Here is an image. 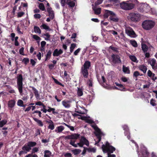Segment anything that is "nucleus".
<instances>
[{
  "label": "nucleus",
  "instance_id": "14",
  "mask_svg": "<svg viewBox=\"0 0 157 157\" xmlns=\"http://www.w3.org/2000/svg\"><path fill=\"white\" fill-rule=\"evenodd\" d=\"M47 12L48 13V16L50 17L51 19H53L54 17V12L52 10L51 7H48L47 9Z\"/></svg>",
  "mask_w": 157,
  "mask_h": 157
},
{
  "label": "nucleus",
  "instance_id": "7",
  "mask_svg": "<svg viewBox=\"0 0 157 157\" xmlns=\"http://www.w3.org/2000/svg\"><path fill=\"white\" fill-rule=\"evenodd\" d=\"M155 23L151 20H145L142 23V27L146 30L152 29L155 25Z\"/></svg>",
  "mask_w": 157,
  "mask_h": 157
},
{
  "label": "nucleus",
  "instance_id": "30",
  "mask_svg": "<svg viewBox=\"0 0 157 157\" xmlns=\"http://www.w3.org/2000/svg\"><path fill=\"white\" fill-rule=\"evenodd\" d=\"M81 151V150L79 149H75L72 151L73 153L75 155L79 154Z\"/></svg>",
  "mask_w": 157,
  "mask_h": 157
},
{
  "label": "nucleus",
  "instance_id": "41",
  "mask_svg": "<svg viewBox=\"0 0 157 157\" xmlns=\"http://www.w3.org/2000/svg\"><path fill=\"white\" fill-rule=\"evenodd\" d=\"M17 104L18 106L20 107L24 106L23 101L21 99H19L18 100Z\"/></svg>",
  "mask_w": 157,
  "mask_h": 157
},
{
  "label": "nucleus",
  "instance_id": "56",
  "mask_svg": "<svg viewBox=\"0 0 157 157\" xmlns=\"http://www.w3.org/2000/svg\"><path fill=\"white\" fill-rule=\"evenodd\" d=\"M111 2L114 4L118 5L120 4V2L118 0H111Z\"/></svg>",
  "mask_w": 157,
  "mask_h": 157
},
{
  "label": "nucleus",
  "instance_id": "18",
  "mask_svg": "<svg viewBox=\"0 0 157 157\" xmlns=\"http://www.w3.org/2000/svg\"><path fill=\"white\" fill-rule=\"evenodd\" d=\"M64 128L63 126L61 125L58 126L55 130V132L57 133H60L64 129Z\"/></svg>",
  "mask_w": 157,
  "mask_h": 157
},
{
  "label": "nucleus",
  "instance_id": "52",
  "mask_svg": "<svg viewBox=\"0 0 157 157\" xmlns=\"http://www.w3.org/2000/svg\"><path fill=\"white\" fill-rule=\"evenodd\" d=\"M155 100L153 99H151L150 101V103L153 106H156V104L155 103Z\"/></svg>",
  "mask_w": 157,
  "mask_h": 157
},
{
  "label": "nucleus",
  "instance_id": "36",
  "mask_svg": "<svg viewBox=\"0 0 157 157\" xmlns=\"http://www.w3.org/2000/svg\"><path fill=\"white\" fill-rule=\"evenodd\" d=\"M44 36L46 37L44 38L45 40L47 41H50V38L51 35L49 34L48 33H46L44 34Z\"/></svg>",
  "mask_w": 157,
  "mask_h": 157
},
{
  "label": "nucleus",
  "instance_id": "9",
  "mask_svg": "<svg viewBox=\"0 0 157 157\" xmlns=\"http://www.w3.org/2000/svg\"><path fill=\"white\" fill-rule=\"evenodd\" d=\"M120 7L121 9L125 10H132L134 7L133 4L130 3H125L123 2L120 3Z\"/></svg>",
  "mask_w": 157,
  "mask_h": 157
},
{
  "label": "nucleus",
  "instance_id": "3",
  "mask_svg": "<svg viewBox=\"0 0 157 157\" xmlns=\"http://www.w3.org/2000/svg\"><path fill=\"white\" fill-rule=\"evenodd\" d=\"M109 16V19L114 22H117L119 21V19L117 15L113 12L108 10H106L103 15V17L105 19H106Z\"/></svg>",
  "mask_w": 157,
  "mask_h": 157
},
{
  "label": "nucleus",
  "instance_id": "34",
  "mask_svg": "<svg viewBox=\"0 0 157 157\" xmlns=\"http://www.w3.org/2000/svg\"><path fill=\"white\" fill-rule=\"evenodd\" d=\"M44 153V157H49L51 154V152L49 150L45 151Z\"/></svg>",
  "mask_w": 157,
  "mask_h": 157
},
{
  "label": "nucleus",
  "instance_id": "15",
  "mask_svg": "<svg viewBox=\"0 0 157 157\" xmlns=\"http://www.w3.org/2000/svg\"><path fill=\"white\" fill-rule=\"evenodd\" d=\"M63 52V51L61 49L58 50L57 49H56L53 52V55L54 56H57L62 54Z\"/></svg>",
  "mask_w": 157,
  "mask_h": 157
},
{
  "label": "nucleus",
  "instance_id": "43",
  "mask_svg": "<svg viewBox=\"0 0 157 157\" xmlns=\"http://www.w3.org/2000/svg\"><path fill=\"white\" fill-rule=\"evenodd\" d=\"M39 8L42 11H44L45 10V8L44 5L43 3H40L39 5Z\"/></svg>",
  "mask_w": 157,
  "mask_h": 157
},
{
  "label": "nucleus",
  "instance_id": "27",
  "mask_svg": "<svg viewBox=\"0 0 157 157\" xmlns=\"http://www.w3.org/2000/svg\"><path fill=\"white\" fill-rule=\"evenodd\" d=\"M6 119H5L0 121V128H2L7 123Z\"/></svg>",
  "mask_w": 157,
  "mask_h": 157
},
{
  "label": "nucleus",
  "instance_id": "37",
  "mask_svg": "<svg viewBox=\"0 0 157 157\" xmlns=\"http://www.w3.org/2000/svg\"><path fill=\"white\" fill-rule=\"evenodd\" d=\"M53 80L54 81V82L57 84L63 87L64 86V85L61 83V82H59L57 79L54 78L52 77Z\"/></svg>",
  "mask_w": 157,
  "mask_h": 157
},
{
  "label": "nucleus",
  "instance_id": "63",
  "mask_svg": "<svg viewBox=\"0 0 157 157\" xmlns=\"http://www.w3.org/2000/svg\"><path fill=\"white\" fill-rule=\"evenodd\" d=\"M24 48L23 47L21 48L19 50V53L21 55H24Z\"/></svg>",
  "mask_w": 157,
  "mask_h": 157
},
{
  "label": "nucleus",
  "instance_id": "49",
  "mask_svg": "<svg viewBox=\"0 0 157 157\" xmlns=\"http://www.w3.org/2000/svg\"><path fill=\"white\" fill-rule=\"evenodd\" d=\"M41 28H42L43 29L46 30H49V26L45 24H43L41 26Z\"/></svg>",
  "mask_w": 157,
  "mask_h": 157
},
{
  "label": "nucleus",
  "instance_id": "50",
  "mask_svg": "<svg viewBox=\"0 0 157 157\" xmlns=\"http://www.w3.org/2000/svg\"><path fill=\"white\" fill-rule=\"evenodd\" d=\"M39 151V148L37 147H34L32 149V154H34L36 152H37Z\"/></svg>",
  "mask_w": 157,
  "mask_h": 157
},
{
  "label": "nucleus",
  "instance_id": "53",
  "mask_svg": "<svg viewBox=\"0 0 157 157\" xmlns=\"http://www.w3.org/2000/svg\"><path fill=\"white\" fill-rule=\"evenodd\" d=\"M68 128H70L71 130L72 131H74L75 130L74 128V127L72 126H71L69 125H68L67 124H66L65 123H63Z\"/></svg>",
  "mask_w": 157,
  "mask_h": 157
},
{
  "label": "nucleus",
  "instance_id": "64",
  "mask_svg": "<svg viewBox=\"0 0 157 157\" xmlns=\"http://www.w3.org/2000/svg\"><path fill=\"white\" fill-rule=\"evenodd\" d=\"M33 38L36 40H38L40 39V38L39 36L36 35H33Z\"/></svg>",
  "mask_w": 157,
  "mask_h": 157
},
{
  "label": "nucleus",
  "instance_id": "35",
  "mask_svg": "<svg viewBox=\"0 0 157 157\" xmlns=\"http://www.w3.org/2000/svg\"><path fill=\"white\" fill-rule=\"evenodd\" d=\"M34 32L36 33H39L40 34L41 32V31L39 28L36 26H34Z\"/></svg>",
  "mask_w": 157,
  "mask_h": 157
},
{
  "label": "nucleus",
  "instance_id": "61",
  "mask_svg": "<svg viewBox=\"0 0 157 157\" xmlns=\"http://www.w3.org/2000/svg\"><path fill=\"white\" fill-rule=\"evenodd\" d=\"M38 113V115H39V116L41 117V113L40 111H39V110H36V111H35L33 113V114H34V113Z\"/></svg>",
  "mask_w": 157,
  "mask_h": 157
},
{
  "label": "nucleus",
  "instance_id": "59",
  "mask_svg": "<svg viewBox=\"0 0 157 157\" xmlns=\"http://www.w3.org/2000/svg\"><path fill=\"white\" fill-rule=\"evenodd\" d=\"M108 157H116V155L115 154H111L112 153L110 151L107 152Z\"/></svg>",
  "mask_w": 157,
  "mask_h": 157
},
{
  "label": "nucleus",
  "instance_id": "39",
  "mask_svg": "<svg viewBox=\"0 0 157 157\" xmlns=\"http://www.w3.org/2000/svg\"><path fill=\"white\" fill-rule=\"evenodd\" d=\"M122 127L123 128L124 130L125 131V132H124L125 134H126V133H128V128L127 125H124L122 126Z\"/></svg>",
  "mask_w": 157,
  "mask_h": 157
},
{
  "label": "nucleus",
  "instance_id": "1",
  "mask_svg": "<svg viewBox=\"0 0 157 157\" xmlns=\"http://www.w3.org/2000/svg\"><path fill=\"white\" fill-rule=\"evenodd\" d=\"M75 141H73L71 140L69 144L70 145L75 147H77L78 146L80 147H82L84 145L87 146H88L89 145V142L88 140L84 136H81L79 143H77V144H75Z\"/></svg>",
  "mask_w": 157,
  "mask_h": 157
},
{
  "label": "nucleus",
  "instance_id": "23",
  "mask_svg": "<svg viewBox=\"0 0 157 157\" xmlns=\"http://www.w3.org/2000/svg\"><path fill=\"white\" fill-rule=\"evenodd\" d=\"M48 123H50L48 126V128L50 129L51 130H53L54 129L55 127L54 124V123L51 120L48 122Z\"/></svg>",
  "mask_w": 157,
  "mask_h": 157
},
{
  "label": "nucleus",
  "instance_id": "42",
  "mask_svg": "<svg viewBox=\"0 0 157 157\" xmlns=\"http://www.w3.org/2000/svg\"><path fill=\"white\" fill-rule=\"evenodd\" d=\"M77 94L79 96H81L82 95L83 92L82 90L80 88H78V91H77Z\"/></svg>",
  "mask_w": 157,
  "mask_h": 157
},
{
  "label": "nucleus",
  "instance_id": "45",
  "mask_svg": "<svg viewBox=\"0 0 157 157\" xmlns=\"http://www.w3.org/2000/svg\"><path fill=\"white\" fill-rule=\"evenodd\" d=\"M118 87L119 88V89H118V88L116 87V89H119L122 91H125V88L124 87V86L122 84H121V85H120Z\"/></svg>",
  "mask_w": 157,
  "mask_h": 157
},
{
  "label": "nucleus",
  "instance_id": "16",
  "mask_svg": "<svg viewBox=\"0 0 157 157\" xmlns=\"http://www.w3.org/2000/svg\"><path fill=\"white\" fill-rule=\"evenodd\" d=\"M16 102L15 100H11L8 101V105L9 107L12 108L15 106Z\"/></svg>",
  "mask_w": 157,
  "mask_h": 157
},
{
  "label": "nucleus",
  "instance_id": "6",
  "mask_svg": "<svg viewBox=\"0 0 157 157\" xmlns=\"http://www.w3.org/2000/svg\"><path fill=\"white\" fill-rule=\"evenodd\" d=\"M17 88L19 92L21 94L23 93V78L21 74H18L17 77Z\"/></svg>",
  "mask_w": 157,
  "mask_h": 157
},
{
  "label": "nucleus",
  "instance_id": "13",
  "mask_svg": "<svg viewBox=\"0 0 157 157\" xmlns=\"http://www.w3.org/2000/svg\"><path fill=\"white\" fill-rule=\"evenodd\" d=\"M111 57L114 63H121L120 58L119 56L117 55L113 54Z\"/></svg>",
  "mask_w": 157,
  "mask_h": 157
},
{
  "label": "nucleus",
  "instance_id": "54",
  "mask_svg": "<svg viewBox=\"0 0 157 157\" xmlns=\"http://www.w3.org/2000/svg\"><path fill=\"white\" fill-rule=\"evenodd\" d=\"M103 0H98L95 2L94 4L95 6H98L101 4L103 2Z\"/></svg>",
  "mask_w": 157,
  "mask_h": 157
},
{
  "label": "nucleus",
  "instance_id": "21",
  "mask_svg": "<svg viewBox=\"0 0 157 157\" xmlns=\"http://www.w3.org/2000/svg\"><path fill=\"white\" fill-rule=\"evenodd\" d=\"M62 105L66 108H69L71 106V105L68 101H66L63 100L62 101Z\"/></svg>",
  "mask_w": 157,
  "mask_h": 157
},
{
  "label": "nucleus",
  "instance_id": "5",
  "mask_svg": "<svg viewBox=\"0 0 157 157\" xmlns=\"http://www.w3.org/2000/svg\"><path fill=\"white\" fill-rule=\"evenodd\" d=\"M91 127L95 131L94 133L98 139V141L96 143V144H97L101 141V136H105V135L101 131L100 129L98 128L96 124L92 125H91Z\"/></svg>",
  "mask_w": 157,
  "mask_h": 157
},
{
  "label": "nucleus",
  "instance_id": "2",
  "mask_svg": "<svg viewBox=\"0 0 157 157\" xmlns=\"http://www.w3.org/2000/svg\"><path fill=\"white\" fill-rule=\"evenodd\" d=\"M91 66V62L89 61H85L81 67V72L83 77L85 78H88L89 75L88 70Z\"/></svg>",
  "mask_w": 157,
  "mask_h": 157
},
{
  "label": "nucleus",
  "instance_id": "46",
  "mask_svg": "<svg viewBox=\"0 0 157 157\" xmlns=\"http://www.w3.org/2000/svg\"><path fill=\"white\" fill-rule=\"evenodd\" d=\"M143 75L142 74L140 75V73L138 71H135L134 72L133 74V77H135L136 78H137L138 76L140 75V76H142Z\"/></svg>",
  "mask_w": 157,
  "mask_h": 157
},
{
  "label": "nucleus",
  "instance_id": "24",
  "mask_svg": "<svg viewBox=\"0 0 157 157\" xmlns=\"http://www.w3.org/2000/svg\"><path fill=\"white\" fill-rule=\"evenodd\" d=\"M52 53V52L50 50L48 52L46 55V58L45 59V61H47L50 59Z\"/></svg>",
  "mask_w": 157,
  "mask_h": 157
},
{
  "label": "nucleus",
  "instance_id": "4",
  "mask_svg": "<svg viewBox=\"0 0 157 157\" xmlns=\"http://www.w3.org/2000/svg\"><path fill=\"white\" fill-rule=\"evenodd\" d=\"M141 16L138 13L132 12L129 13L127 16L128 20L132 22H137L139 21Z\"/></svg>",
  "mask_w": 157,
  "mask_h": 157
},
{
  "label": "nucleus",
  "instance_id": "62",
  "mask_svg": "<svg viewBox=\"0 0 157 157\" xmlns=\"http://www.w3.org/2000/svg\"><path fill=\"white\" fill-rule=\"evenodd\" d=\"M64 76L65 77L66 80H67L69 78V75H68L66 71H65L64 73Z\"/></svg>",
  "mask_w": 157,
  "mask_h": 157
},
{
  "label": "nucleus",
  "instance_id": "28",
  "mask_svg": "<svg viewBox=\"0 0 157 157\" xmlns=\"http://www.w3.org/2000/svg\"><path fill=\"white\" fill-rule=\"evenodd\" d=\"M141 48L143 51L144 53L146 52L148 49L147 46L145 44H142Z\"/></svg>",
  "mask_w": 157,
  "mask_h": 157
},
{
  "label": "nucleus",
  "instance_id": "26",
  "mask_svg": "<svg viewBox=\"0 0 157 157\" xmlns=\"http://www.w3.org/2000/svg\"><path fill=\"white\" fill-rule=\"evenodd\" d=\"M129 59L133 62L137 63L138 60H137L136 57L134 55H130L129 56Z\"/></svg>",
  "mask_w": 157,
  "mask_h": 157
},
{
  "label": "nucleus",
  "instance_id": "31",
  "mask_svg": "<svg viewBox=\"0 0 157 157\" xmlns=\"http://www.w3.org/2000/svg\"><path fill=\"white\" fill-rule=\"evenodd\" d=\"M67 4L69 6V7L73 8L75 5V3L73 1H70L69 2H67Z\"/></svg>",
  "mask_w": 157,
  "mask_h": 157
},
{
  "label": "nucleus",
  "instance_id": "20",
  "mask_svg": "<svg viewBox=\"0 0 157 157\" xmlns=\"http://www.w3.org/2000/svg\"><path fill=\"white\" fill-rule=\"evenodd\" d=\"M139 68L140 70L142 71L144 73H146L147 69V67L144 65L140 66Z\"/></svg>",
  "mask_w": 157,
  "mask_h": 157
},
{
  "label": "nucleus",
  "instance_id": "17",
  "mask_svg": "<svg viewBox=\"0 0 157 157\" xmlns=\"http://www.w3.org/2000/svg\"><path fill=\"white\" fill-rule=\"evenodd\" d=\"M31 87L32 89L33 90L34 92V93L35 94V97L37 99L39 98L40 96L39 94L38 93V91L34 87Z\"/></svg>",
  "mask_w": 157,
  "mask_h": 157
},
{
  "label": "nucleus",
  "instance_id": "60",
  "mask_svg": "<svg viewBox=\"0 0 157 157\" xmlns=\"http://www.w3.org/2000/svg\"><path fill=\"white\" fill-rule=\"evenodd\" d=\"M34 17L35 19H40L41 17L40 14H36L34 15Z\"/></svg>",
  "mask_w": 157,
  "mask_h": 157
},
{
  "label": "nucleus",
  "instance_id": "57",
  "mask_svg": "<svg viewBox=\"0 0 157 157\" xmlns=\"http://www.w3.org/2000/svg\"><path fill=\"white\" fill-rule=\"evenodd\" d=\"M48 109H44V112H45V113H46L47 112V111L49 113H50L51 112H52V108L48 106Z\"/></svg>",
  "mask_w": 157,
  "mask_h": 157
},
{
  "label": "nucleus",
  "instance_id": "32",
  "mask_svg": "<svg viewBox=\"0 0 157 157\" xmlns=\"http://www.w3.org/2000/svg\"><path fill=\"white\" fill-rule=\"evenodd\" d=\"M123 71L125 73H127V74L130 73V70L129 68L127 67H126L124 66H123Z\"/></svg>",
  "mask_w": 157,
  "mask_h": 157
},
{
  "label": "nucleus",
  "instance_id": "11",
  "mask_svg": "<svg viewBox=\"0 0 157 157\" xmlns=\"http://www.w3.org/2000/svg\"><path fill=\"white\" fill-rule=\"evenodd\" d=\"M80 135L78 133H73L65 137V140H77L80 138Z\"/></svg>",
  "mask_w": 157,
  "mask_h": 157
},
{
  "label": "nucleus",
  "instance_id": "55",
  "mask_svg": "<svg viewBox=\"0 0 157 157\" xmlns=\"http://www.w3.org/2000/svg\"><path fill=\"white\" fill-rule=\"evenodd\" d=\"M96 150L94 148H88V152H93L95 153L96 152Z\"/></svg>",
  "mask_w": 157,
  "mask_h": 157
},
{
  "label": "nucleus",
  "instance_id": "8",
  "mask_svg": "<svg viewBox=\"0 0 157 157\" xmlns=\"http://www.w3.org/2000/svg\"><path fill=\"white\" fill-rule=\"evenodd\" d=\"M101 148L103 151L105 153H107L108 151L113 153L115 150V148L110 145L108 141L106 142L105 145L103 144L102 145Z\"/></svg>",
  "mask_w": 157,
  "mask_h": 157
},
{
  "label": "nucleus",
  "instance_id": "33",
  "mask_svg": "<svg viewBox=\"0 0 157 157\" xmlns=\"http://www.w3.org/2000/svg\"><path fill=\"white\" fill-rule=\"evenodd\" d=\"M93 10L94 11V13L96 15H99L101 13V8H99L97 9H94Z\"/></svg>",
  "mask_w": 157,
  "mask_h": 157
},
{
  "label": "nucleus",
  "instance_id": "29",
  "mask_svg": "<svg viewBox=\"0 0 157 157\" xmlns=\"http://www.w3.org/2000/svg\"><path fill=\"white\" fill-rule=\"evenodd\" d=\"M36 143L35 142L29 141L27 143L28 146L31 147L36 146Z\"/></svg>",
  "mask_w": 157,
  "mask_h": 157
},
{
  "label": "nucleus",
  "instance_id": "19",
  "mask_svg": "<svg viewBox=\"0 0 157 157\" xmlns=\"http://www.w3.org/2000/svg\"><path fill=\"white\" fill-rule=\"evenodd\" d=\"M78 119H81L82 120H84L86 123L89 124H91L94 123V122L93 120L87 119L86 117H82L81 118H78Z\"/></svg>",
  "mask_w": 157,
  "mask_h": 157
},
{
  "label": "nucleus",
  "instance_id": "40",
  "mask_svg": "<svg viewBox=\"0 0 157 157\" xmlns=\"http://www.w3.org/2000/svg\"><path fill=\"white\" fill-rule=\"evenodd\" d=\"M156 60L155 59H152L150 62V63L152 67H153L154 65L156 63Z\"/></svg>",
  "mask_w": 157,
  "mask_h": 157
},
{
  "label": "nucleus",
  "instance_id": "10",
  "mask_svg": "<svg viewBox=\"0 0 157 157\" xmlns=\"http://www.w3.org/2000/svg\"><path fill=\"white\" fill-rule=\"evenodd\" d=\"M125 33L130 36L135 38L136 36V35L132 29L130 27L127 28L125 29Z\"/></svg>",
  "mask_w": 157,
  "mask_h": 157
},
{
  "label": "nucleus",
  "instance_id": "38",
  "mask_svg": "<svg viewBox=\"0 0 157 157\" xmlns=\"http://www.w3.org/2000/svg\"><path fill=\"white\" fill-rule=\"evenodd\" d=\"M130 43L133 47H137V43L135 40H131Z\"/></svg>",
  "mask_w": 157,
  "mask_h": 157
},
{
  "label": "nucleus",
  "instance_id": "12",
  "mask_svg": "<svg viewBox=\"0 0 157 157\" xmlns=\"http://www.w3.org/2000/svg\"><path fill=\"white\" fill-rule=\"evenodd\" d=\"M141 154L139 155V157H149V153L148 152L147 148H144L141 151Z\"/></svg>",
  "mask_w": 157,
  "mask_h": 157
},
{
  "label": "nucleus",
  "instance_id": "44",
  "mask_svg": "<svg viewBox=\"0 0 157 157\" xmlns=\"http://www.w3.org/2000/svg\"><path fill=\"white\" fill-rule=\"evenodd\" d=\"M147 75L150 78L154 77L155 74L152 73L150 70H148L147 72Z\"/></svg>",
  "mask_w": 157,
  "mask_h": 157
},
{
  "label": "nucleus",
  "instance_id": "47",
  "mask_svg": "<svg viewBox=\"0 0 157 157\" xmlns=\"http://www.w3.org/2000/svg\"><path fill=\"white\" fill-rule=\"evenodd\" d=\"M110 48L113 51L115 52H119V48H117L112 47V46H110Z\"/></svg>",
  "mask_w": 157,
  "mask_h": 157
},
{
  "label": "nucleus",
  "instance_id": "51",
  "mask_svg": "<svg viewBox=\"0 0 157 157\" xmlns=\"http://www.w3.org/2000/svg\"><path fill=\"white\" fill-rule=\"evenodd\" d=\"M93 82H92V78H90L88 80V82L87 83V84L89 86V87H92L93 86Z\"/></svg>",
  "mask_w": 157,
  "mask_h": 157
},
{
  "label": "nucleus",
  "instance_id": "58",
  "mask_svg": "<svg viewBox=\"0 0 157 157\" xmlns=\"http://www.w3.org/2000/svg\"><path fill=\"white\" fill-rule=\"evenodd\" d=\"M60 1L61 6L63 7L67 3L66 0H60Z\"/></svg>",
  "mask_w": 157,
  "mask_h": 157
},
{
  "label": "nucleus",
  "instance_id": "22",
  "mask_svg": "<svg viewBox=\"0 0 157 157\" xmlns=\"http://www.w3.org/2000/svg\"><path fill=\"white\" fill-rule=\"evenodd\" d=\"M22 150L25 151L27 153L29 152L31 149V148L28 146V144H25L24 146L22 147Z\"/></svg>",
  "mask_w": 157,
  "mask_h": 157
},
{
  "label": "nucleus",
  "instance_id": "25",
  "mask_svg": "<svg viewBox=\"0 0 157 157\" xmlns=\"http://www.w3.org/2000/svg\"><path fill=\"white\" fill-rule=\"evenodd\" d=\"M33 119L37 123L38 125L39 126L42 127L43 126L44 124L41 120H38L36 118H33Z\"/></svg>",
  "mask_w": 157,
  "mask_h": 157
},
{
  "label": "nucleus",
  "instance_id": "48",
  "mask_svg": "<svg viewBox=\"0 0 157 157\" xmlns=\"http://www.w3.org/2000/svg\"><path fill=\"white\" fill-rule=\"evenodd\" d=\"M22 62L24 63L25 65H27L29 62V59L27 58H24L22 60Z\"/></svg>",
  "mask_w": 157,
  "mask_h": 157
}]
</instances>
